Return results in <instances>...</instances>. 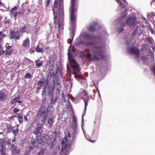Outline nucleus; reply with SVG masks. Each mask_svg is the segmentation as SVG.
Wrapping results in <instances>:
<instances>
[{
  "instance_id": "nucleus-1",
  "label": "nucleus",
  "mask_w": 155,
  "mask_h": 155,
  "mask_svg": "<svg viewBox=\"0 0 155 155\" xmlns=\"http://www.w3.org/2000/svg\"><path fill=\"white\" fill-rule=\"evenodd\" d=\"M84 44L87 47L91 48V50L86 49L79 51L78 52L81 54L80 56V58L85 57L91 61H97L101 59H103L105 58L102 46H96L95 44L92 42H87Z\"/></svg>"
},
{
  "instance_id": "nucleus-2",
  "label": "nucleus",
  "mask_w": 155,
  "mask_h": 155,
  "mask_svg": "<svg viewBox=\"0 0 155 155\" xmlns=\"http://www.w3.org/2000/svg\"><path fill=\"white\" fill-rule=\"evenodd\" d=\"M63 0H54L52 9L54 24H56V19L57 14L60 15H63Z\"/></svg>"
},
{
  "instance_id": "nucleus-3",
  "label": "nucleus",
  "mask_w": 155,
  "mask_h": 155,
  "mask_svg": "<svg viewBox=\"0 0 155 155\" xmlns=\"http://www.w3.org/2000/svg\"><path fill=\"white\" fill-rule=\"evenodd\" d=\"M69 9L70 22L72 25H74L76 21V15L78 9V5L76 0H71Z\"/></svg>"
},
{
  "instance_id": "nucleus-4",
  "label": "nucleus",
  "mask_w": 155,
  "mask_h": 155,
  "mask_svg": "<svg viewBox=\"0 0 155 155\" xmlns=\"http://www.w3.org/2000/svg\"><path fill=\"white\" fill-rule=\"evenodd\" d=\"M70 64L73 69L75 78H80L82 77L79 74H80V69L77 62L74 60L71 59L70 60Z\"/></svg>"
},
{
  "instance_id": "nucleus-5",
  "label": "nucleus",
  "mask_w": 155,
  "mask_h": 155,
  "mask_svg": "<svg viewBox=\"0 0 155 155\" xmlns=\"http://www.w3.org/2000/svg\"><path fill=\"white\" fill-rule=\"evenodd\" d=\"M70 139H68V138L63 139L62 142V145L61 147V154H66L68 151L70 149L69 141Z\"/></svg>"
},
{
  "instance_id": "nucleus-6",
  "label": "nucleus",
  "mask_w": 155,
  "mask_h": 155,
  "mask_svg": "<svg viewBox=\"0 0 155 155\" xmlns=\"http://www.w3.org/2000/svg\"><path fill=\"white\" fill-rule=\"evenodd\" d=\"M43 125L40 123H37L35 127H34L32 133L37 137H41L42 136Z\"/></svg>"
},
{
  "instance_id": "nucleus-7",
  "label": "nucleus",
  "mask_w": 155,
  "mask_h": 155,
  "mask_svg": "<svg viewBox=\"0 0 155 155\" xmlns=\"http://www.w3.org/2000/svg\"><path fill=\"white\" fill-rule=\"evenodd\" d=\"M9 37L10 39H14L15 40H19L20 34L18 30L16 31H15L12 29H11L9 32Z\"/></svg>"
},
{
  "instance_id": "nucleus-8",
  "label": "nucleus",
  "mask_w": 155,
  "mask_h": 155,
  "mask_svg": "<svg viewBox=\"0 0 155 155\" xmlns=\"http://www.w3.org/2000/svg\"><path fill=\"white\" fill-rule=\"evenodd\" d=\"M137 22V18L135 16H129L126 20V25H128L130 26L132 25H135Z\"/></svg>"
},
{
  "instance_id": "nucleus-9",
  "label": "nucleus",
  "mask_w": 155,
  "mask_h": 155,
  "mask_svg": "<svg viewBox=\"0 0 155 155\" xmlns=\"http://www.w3.org/2000/svg\"><path fill=\"white\" fill-rule=\"evenodd\" d=\"M130 52L132 54L135 55L137 58H139L140 54V50L137 47H133L130 48Z\"/></svg>"
},
{
  "instance_id": "nucleus-10",
  "label": "nucleus",
  "mask_w": 155,
  "mask_h": 155,
  "mask_svg": "<svg viewBox=\"0 0 155 155\" xmlns=\"http://www.w3.org/2000/svg\"><path fill=\"white\" fill-rule=\"evenodd\" d=\"M48 137V134H44L42 136H41H41L40 137V138H36L35 140L34 141L35 143L37 145H39L44 141L43 139L46 141Z\"/></svg>"
},
{
  "instance_id": "nucleus-11",
  "label": "nucleus",
  "mask_w": 155,
  "mask_h": 155,
  "mask_svg": "<svg viewBox=\"0 0 155 155\" xmlns=\"http://www.w3.org/2000/svg\"><path fill=\"white\" fill-rule=\"evenodd\" d=\"M50 96L51 91V88H48L46 85L44 86L43 89L41 91V95L42 96H46V92Z\"/></svg>"
},
{
  "instance_id": "nucleus-12",
  "label": "nucleus",
  "mask_w": 155,
  "mask_h": 155,
  "mask_svg": "<svg viewBox=\"0 0 155 155\" xmlns=\"http://www.w3.org/2000/svg\"><path fill=\"white\" fill-rule=\"evenodd\" d=\"M102 112L101 111L100 113H97L96 114V118L94 121L95 125H97L98 127L100 126L101 123Z\"/></svg>"
},
{
  "instance_id": "nucleus-13",
  "label": "nucleus",
  "mask_w": 155,
  "mask_h": 155,
  "mask_svg": "<svg viewBox=\"0 0 155 155\" xmlns=\"http://www.w3.org/2000/svg\"><path fill=\"white\" fill-rule=\"evenodd\" d=\"M84 38L85 39L91 40L94 41L97 39V37L96 36H94L93 34L88 33H86L85 34Z\"/></svg>"
},
{
  "instance_id": "nucleus-14",
  "label": "nucleus",
  "mask_w": 155,
  "mask_h": 155,
  "mask_svg": "<svg viewBox=\"0 0 155 155\" xmlns=\"http://www.w3.org/2000/svg\"><path fill=\"white\" fill-rule=\"evenodd\" d=\"M6 149L5 147L4 146L3 142L0 139V152L2 155H6Z\"/></svg>"
},
{
  "instance_id": "nucleus-15",
  "label": "nucleus",
  "mask_w": 155,
  "mask_h": 155,
  "mask_svg": "<svg viewBox=\"0 0 155 155\" xmlns=\"http://www.w3.org/2000/svg\"><path fill=\"white\" fill-rule=\"evenodd\" d=\"M16 141V139L14 137L12 140V144L11 146V148L10 149V150L11 151L12 153H14L15 150L17 149L16 146H15V142Z\"/></svg>"
},
{
  "instance_id": "nucleus-16",
  "label": "nucleus",
  "mask_w": 155,
  "mask_h": 155,
  "mask_svg": "<svg viewBox=\"0 0 155 155\" xmlns=\"http://www.w3.org/2000/svg\"><path fill=\"white\" fill-rule=\"evenodd\" d=\"M30 46V41L27 37L26 39L23 41L22 45V46L24 48H28Z\"/></svg>"
},
{
  "instance_id": "nucleus-17",
  "label": "nucleus",
  "mask_w": 155,
  "mask_h": 155,
  "mask_svg": "<svg viewBox=\"0 0 155 155\" xmlns=\"http://www.w3.org/2000/svg\"><path fill=\"white\" fill-rule=\"evenodd\" d=\"M53 90H51V104H55V103L56 102L57 99V97L58 96V92H56V96L55 97L54 96V94L52 92Z\"/></svg>"
},
{
  "instance_id": "nucleus-18",
  "label": "nucleus",
  "mask_w": 155,
  "mask_h": 155,
  "mask_svg": "<svg viewBox=\"0 0 155 155\" xmlns=\"http://www.w3.org/2000/svg\"><path fill=\"white\" fill-rule=\"evenodd\" d=\"M13 51V49L12 48V46H8L6 49L5 51V55H8L10 56Z\"/></svg>"
},
{
  "instance_id": "nucleus-19",
  "label": "nucleus",
  "mask_w": 155,
  "mask_h": 155,
  "mask_svg": "<svg viewBox=\"0 0 155 155\" xmlns=\"http://www.w3.org/2000/svg\"><path fill=\"white\" fill-rule=\"evenodd\" d=\"M7 96L5 93L1 91H0V101L1 102L5 101L7 99Z\"/></svg>"
},
{
  "instance_id": "nucleus-20",
  "label": "nucleus",
  "mask_w": 155,
  "mask_h": 155,
  "mask_svg": "<svg viewBox=\"0 0 155 155\" xmlns=\"http://www.w3.org/2000/svg\"><path fill=\"white\" fill-rule=\"evenodd\" d=\"M39 119L41 120V122L43 124H44L47 119V116L46 115H44L43 114H41L40 115Z\"/></svg>"
},
{
  "instance_id": "nucleus-21",
  "label": "nucleus",
  "mask_w": 155,
  "mask_h": 155,
  "mask_svg": "<svg viewBox=\"0 0 155 155\" xmlns=\"http://www.w3.org/2000/svg\"><path fill=\"white\" fill-rule=\"evenodd\" d=\"M53 119L51 117L48 119L47 124H48L47 126H48V128L49 129H50L52 127L53 125Z\"/></svg>"
},
{
  "instance_id": "nucleus-22",
  "label": "nucleus",
  "mask_w": 155,
  "mask_h": 155,
  "mask_svg": "<svg viewBox=\"0 0 155 155\" xmlns=\"http://www.w3.org/2000/svg\"><path fill=\"white\" fill-rule=\"evenodd\" d=\"M17 117L18 118L19 121V123L21 124L23 122V115L21 114H20L18 113L17 114Z\"/></svg>"
},
{
  "instance_id": "nucleus-23",
  "label": "nucleus",
  "mask_w": 155,
  "mask_h": 155,
  "mask_svg": "<svg viewBox=\"0 0 155 155\" xmlns=\"http://www.w3.org/2000/svg\"><path fill=\"white\" fill-rule=\"evenodd\" d=\"M126 25V24L125 23H121V25L120 26L121 28L119 29L118 31L119 33L123 32L124 30V29L123 28Z\"/></svg>"
},
{
  "instance_id": "nucleus-24",
  "label": "nucleus",
  "mask_w": 155,
  "mask_h": 155,
  "mask_svg": "<svg viewBox=\"0 0 155 155\" xmlns=\"http://www.w3.org/2000/svg\"><path fill=\"white\" fill-rule=\"evenodd\" d=\"M7 128L8 130V132H12L13 130V128L15 127L12 126L11 124H8L6 125Z\"/></svg>"
},
{
  "instance_id": "nucleus-25",
  "label": "nucleus",
  "mask_w": 155,
  "mask_h": 155,
  "mask_svg": "<svg viewBox=\"0 0 155 155\" xmlns=\"http://www.w3.org/2000/svg\"><path fill=\"white\" fill-rule=\"evenodd\" d=\"M84 101V103H85V111H86L87 106L88 105V102L89 101V99L88 98V99H86L84 98H81Z\"/></svg>"
},
{
  "instance_id": "nucleus-26",
  "label": "nucleus",
  "mask_w": 155,
  "mask_h": 155,
  "mask_svg": "<svg viewBox=\"0 0 155 155\" xmlns=\"http://www.w3.org/2000/svg\"><path fill=\"white\" fill-rule=\"evenodd\" d=\"M6 36L5 34L3 33L2 31H0V41L2 42L3 41V38H4Z\"/></svg>"
},
{
  "instance_id": "nucleus-27",
  "label": "nucleus",
  "mask_w": 155,
  "mask_h": 155,
  "mask_svg": "<svg viewBox=\"0 0 155 155\" xmlns=\"http://www.w3.org/2000/svg\"><path fill=\"white\" fill-rule=\"evenodd\" d=\"M138 30V26H137L136 28L135 29L132 33V38H133L135 37L137 34Z\"/></svg>"
},
{
  "instance_id": "nucleus-28",
  "label": "nucleus",
  "mask_w": 155,
  "mask_h": 155,
  "mask_svg": "<svg viewBox=\"0 0 155 155\" xmlns=\"http://www.w3.org/2000/svg\"><path fill=\"white\" fill-rule=\"evenodd\" d=\"M88 30L90 31L94 32L96 30L95 27L92 25H91L88 27Z\"/></svg>"
},
{
  "instance_id": "nucleus-29",
  "label": "nucleus",
  "mask_w": 155,
  "mask_h": 155,
  "mask_svg": "<svg viewBox=\"0 0 155 155\" xmlns=\"http://www.w3.org/2000/svg\"><path fill=\"white\" fill-rule=\"evenodd\" d=\"M15 127H16V129H13L12 130L13 133L15 135H16V134L18 133V125L17 124Z\"/></svg>"
},
{
  "instance_id": "nucleus-30",
  "label": "nucleus",
  "mask_w": 155,
  "mask_h": 155,
  "mask_svg": "<svg viewBox=\"0 0 155 155\" xmlns=\"http://www.w3.org/2000/svg\"><path fill=\"white\" fill-rule=\"evenodd\" d=\"M36 51L38 52L42 53L43 52V49L42 48H40L39 46L38 45L35 48Z\"/></svg>"
},
{
  "instance_id": "nucleus-31",
  "label": "nucleus",
  "mask_w": 155,
  "mask_h": 155,
  "mask_svg": "<svg viewBox=\"0 0 155 155\" xmlns=\"http://www.w3.org/2000/svg\"><path fill=\"white\" fill-rule=\"evenodd\" d=\"M56 83L57 84L56 90H57V92H58V94L60 91V90L58 88L61 87V85L59 84V83L58 82V81H56Z\"/></svg>"
},
{
  "instance_id": "nucleus-32",
  "label": "nucleus",
  "mask_w": 155,
  "mask_h": 155,
  "mask_svg": "<svg viewBox=\"0 0 155 155\" xmlns=\"http://www.w3.org/2000/svg\"><path fill=\"white\" fill-rule=\"evenodd\" d=\"M11 12L15 18L18 14L17 12H16L15 10H11Z\"/></svg>"
},
{
  "instance_id": "nucleus-33",
  "label": "nucleus",
  "mask_w": 155,
  "mask_h": 155,
  "mask_svg": "<svg viewBox=\"0 0 155 155\" xmlns=\"http://www.w3.org/2000/svg\"><path fill=\"white\" fill-rule=\"evenodd\" d=\"M44 83V81H43L42 79H40V80L38 81L37 83V85H38L43 86V84Z\"/></svg>"
},
{
  "instance_id": "nucleus-34",
  "label": "nucleus",
  "mask_w": 155,
  "mask_h": 155,
  "mask_svg": "<svg viewBox=\"0 0 155 155\" xmlns=\"http://www.w3.org/2000/svg\"><path fill=\"white\" fill-rule=\"evenodd\" d=\"M20 152V149H18L15 150V152L12 153L13 154V155H19Z\"/></svg>"
},
{
  "instance_id": "nucleus-35",
  "label": "nucleus",
  "mask_w": 155,
  "mask_h": 155,
  "mask_svg": "<svg viewBox=\"0 0 155 155\" xmlns=\"http://www.w3.org/2000/svg\"><path fill=\"white\" fill-rule=\"evenodd\" d=\"M146 39L147 41V42L148 43H149L151 44H153L152 41V38L151 37H149L148 38H146Z\"/></svg>"
},
{
  "instance_id": "nucleus-36",
  "label": "nucleus",
  "mask_w": 155,
  "mask_h": 155,
  "mask_svg": "<svg viewBox=\"0 0 155 155\" xmlns=\"http://www.w3.org/2000/svg\"><path fill=\"white\" fill-rule=\"evenodd\" d=\"M53 66H51V69L50 70V71L49 72V73L51 74V76H52V75L54 74V73L53 71Z\"/></svg>"
},
{
  "instance_id": "nucleus-37",
  "label": "nucleus",
  "mask_w": 155,
  "mask_h": 155,
  "mask_svg": "<svg viewBox=\"0 0 155 155\" xmlns=\"http://www.w3.org/2000/svg\"><path fill=\"white\" fill-rule=\"evenodd\" d=\"M5 51L3 50V47L2 46L0 45V56L2 55H3L4 53H5Z\"/></svg>"
},
{
  "instance_id": "nucleus-38",
  "label": "nucleus",
  "mask_w": 155,
  "mask_h": 155,
  "mask_svg": "<svg viewBox=\"0 0 155 155\" xmlns=\"http://www.w3.org/2000/svg\"><path fill=\"white\" fill-rule=\"evenodd\" d=\"M26 30V28L25 26H24L21 28L20 29V31L21 32H25Z\"/></svg>"
},
{
  "instance_id": "nucleus-39",
  "label": "nucleus",
  "mask_w": 155,
  "mask_h": 155,
  "mask_svg": "<svg viewBox=\"0 0 155 155\" xmlns=\"http://www.w3.org/2000/svg\"><path fill=\"white\" fill-rule=\"evenodd\" d=\"M50 3V0H45L44 3L45 7H47Z\"/></svg>"
},
{
  "instance_id": "nucleus-40",
  "label": "nucleus",
  "mask_w": 155,
  "mask_h": 155,
  "mask_svg": "<svg viewBox=\"0 0 155 155\" xmlns=\"http://www.w3.org/2000/svg\"><path fill=\"white\" fill-rule=\"evenodd\" d=\"M64 138H68V139H70L71 137H70V133L69 131H68L67 134H66L64 136Z\"/></svg>"
},
{
  "instance_id": "nucleus-41",
  "label": "nucleus",
  "mask_w": 155,
  "mask_h": 155,
  "mask_svg": "<svg viewBox=\"0 0 155 155\" xmlns=\"http://www.w3.org/2000/svg\"><path fill=\"white\" fill-rule=\"evenodd\" d=\"M127 12H125L124 13H122L121 15V18H125L127 16Z\"/></svg>"
},
{
  "instance_id": "nucleus-42",
  "label": "nucleus",
  "mask_w": 155,
  "mask_h": 155,
  "mask_svg": "<svg viewBox=\"0 0 155 155\" xmlns=\"http://www.w3.org/2000/svg\"><path fill=\"white\" fill-rule=\"evenodd\" d=\"M76 120V118L75 117V116L73 115V116L72 118V120L73 122L75 124H77Z\"/></svg>"
},
{
  "instance_id": "nucleus-43",
  "label": "nucleus",
  "mask_w": 155,
  "mask_h": 155,
  "mask_svg": "<svg viewBox=\"0 0 155 155\" xmlns=\"http://www.w3.org/2000/svg\"><path fill=\"white\" fill-rule=\"evenodd\" d=\"M58 31H59V32L60 31H62L63 30V27L60 24L58 23Z\"/></svg>"
},
{
  "instance_id": "nucleus-44",
  "label": "nucleus",
  "mask_w": 155,
  "mask_h": 155,
  "mask_svg": "<svg viewBox=\"0 0 155 155\" xmlns=\"http://www.w3.org/2000/svg\"><path fill=\"white\" fill-rule=\"evenodd\" d=\"M12 140L11 138H10L8 139L6 141V144L9 145H11V141H12Z\"/></svg>"
},
{
  "instance_id": "nucleus-45",
  "label": "nucleus",
  "mask_w": 155,
  "mask_h": 155,
  "mask_svg": "<svg viewBox=\"0 0 155 155\" xmlns=\"http://www.w3.org/2000/svg\"><path fill=\"white\" fill-rule=\"evenodd\" d=\"M25 11L24 9L19 10L18 13L19 15H22L25 13Z\"/></svg>"
},
{
  "instance_id": "nucleus-46",
  "label": "nucleus",
  "mask_w": 155,
  "mask_h": 155,
  "mask_svg": "<svg viewBox=\"0 0 155 155\" xmlns=\"http://www.w3.org/2000/svg\"><path fill=\"white\" fill-rule=\"evenodd\" d=\"M142 59L144 61H147L148 58V56L146 55L145 56H142L141 57Z\"/></svg>"
},
{
  "instance_id": "nucleus-47",
  "label": "nucleus",
  "mask_w": 155,
  "mask_h": 155,
  "mask_svg": "<svg viewBox=\"0 0 155 155\" xmlns=\"http://www.w3.org/2000/svg\"><path fill=\"white\" fill-rule=\"evenodd\" d=\"M42 97H43L42 100V104H43V103L44 104H45V101L46 100V96H42Z\"/></svg>"
},
{
  "instance_id": "nucleus-48",
  "label": "nucleus",
  "mask_w": 155,
  "mask_h": 155,
  "mask_svg": "<svg viewBox=\"0 0 155 155\" xmlns=\"http://www.w3.org/2000/svg\"><path fill=\"white\" fill-rule=\"evenodd\" d=\"M31 77V75L29 73H27L25 76V78H29Z\"/></svg>"
},
{
  "instance_id": "nucleus-49",
  "label": "nucleus",
  "mask_w": 155,
  "mask_h": 155,
  "mask_svg": "<svg viewBox=\"0 0 155 155\" xmlns=\"http://www.w3.org/2000/svg\"><path fill=\"white\" fill-rule=\"evenodd\" d=\"M44 152H45V150H44V149H42L40 150V151L38 153V154L39 155H41L43 154Z\"/></svg>"
},
{
  "instance_id": "nucleus-50",
  "label": "nucleus",
  "mask_w": 155,
  "mask_h": 155,
  "mask_svg": "<svg viewBox=\"0 0 155 155\" xmlns=\"http://www.w3.org/2000/svg\"><path fill=\"white\" fill-rule=\"evenodd\" d=\"M20 110V109H18L17 108H15L14 109V110H13V114H15L17 113Z\"/></svg>"
},
{
  "instance_id": "nucleus-51",
  "label": "nucleus",
  "mask_w": 155,
  "mask_h": 155,
  "mask_svg": "<svg viewBox=\"0 0 155 155\" xmlns=\"http://www.w3.org/2000/svg\"><path fill=\"white\" fill-rule=\"evenodd\" d=\"M34 51V48H31L29 51V53L31 54L33 53Z\"/></svg>"
},
{
  "instance_id": "nucleus-52",
  "label": "nucleus",
  "mask_w": 155,
  "mask_h": 155,
  "mask_svg": "<svg viewBox=\"0 0 155 155\" xmlns=\"http://www.w3.org/2000/svg\"><path fill=\"white\" fill-rule=\"evenodd\" d=\"M42 63H38L37 64H36V66L38 67H40L42 66Z\"/></svg>"
},
{
  "instance_id": "nucleus-53",
  "label": "nucleus",
  "mask_w": 155,
  "mask_h": 155,
  "mask_svg": "<svg viewBox=\"0 0 155 155\" xmlns=\"http://www.w3.org/2000/svg\"><path fill=\"white\" fill-rule=\"evenodd\" d=\"M119 5L120 7L121 8H123L124 7V5L123 4L122 2H120Z\"/></svg>"
},
{
  "instance_id": "nucleus-54",
  "label": "nucleus",
  "mask_w": 155,
  "mask_h": 155,
  "mask_svg": "<svg viewBox=\"0 0 155 155\" xmlns=\"http://www.w3.org/2000/svg\"><path fill=\"white\" fill-rule=\"evenodd\" d=\"M152 72L155 76V66H153L152 67Z\"/></svg>"
},
{
  "instance_id": "nucleus-55",
  "label": "nucleus",
  "mask_w": 155,
  "mask_h": 155,
  "mask_svg": "<svg viewBox=\"0 0 155 155\" xmlns=\"http://www.w3.org/2000/svg\"><path fill=\"white\" fill-rule=\"evenodd\" d=\"M18 7V6H15L13 8H12L11 10L16 11L17 10Z\"/></svg>"
},
{
  "instance_id": "nucleus-56",
  "label": "nucleus",
  "mask_w": 155,
  "mask_h": 155,
  "mask_svg": "<svg viewBox=\"0 0 155 155\" xmlns=\"http://www.w3.org/2000/svg\"><path fill=\"white\" fill-rule=\"evenodd\" d=\"M53 77L54 78L56 79V81H58L59 78L58 75H54Z\"/></svg>"
},
{
  "instance_id": "nucleus-57",
  "label": "nucleus",
  "mask_w": 155,
  "mask_h": 155,
  "mask_svg": "<svg viewBox=\"0 0 155 155\" xmlns=\"http://www.w3.org/2000/svg\"><path fill=\"white\" fill-rule=\"evenodd\" d=\"M24 119L25 122H27L28 121L27 116H24Z\"/></svg>"
},
{
  "instance_id": "nucleus-58",
  "label": "nucleus",
  "mask_w": 155,
  "mask_h": 155,
  "mask_svg": "<svg viewBox=\"0 0 155 155\" xmlns=\"http://www.w3.org/2000/svg\"><path fill=\"white\" fill-rule=\"evenodd\" d=\"M34 147V144L33 143L32 144V146H30V147H29V148L30 149V150H32L33 149Z\"/></svg>"
},
{
  "instance_id": "nucleus-59",
  "label": "nucleus",
  "mask_w": 155,
  "mask_h": 155,
  "mask_svg": "<svg viewBox=\"0 0 155 155\" xmlns=\"http://www.w3.org/2000/svg\"><path fill=\"white\" fill-rule=\"evenodd\" d=\"M17 103H22V101L19 100H17L15 101V104H16Z\"/></svg>"
},
{
  "instance_id": "nucleus-60",
  "label": "nucleus",
  "mask_w": 155,
  "mask_h": 155,
  "mask_svg": "<svg viewBox=\"0 0 155 155\" xmlns=\"http://www.w3.org/2000/svg\"><path fill=\"white\" fill-rule=\"evenodd\" d=\"M15 101H14V99H12L11 101V104H13L14 103H15Z\"/></svg>"
},
{
  "instance_id": "nucleus-61",
  "label": "nucleus",
  "mask_w": 155,
  "mask_h": 155,
  "mask_svg": "<svg viewBox=\"0 0 155 155\" xmlns=\"http://www.w3.org/2000/svg\"><path fill=\"white\" fill-rule=\"evenodd\" d=\"M4 23L5 24H6L7 23L8 25H9V23H10V22H9V21H5L4 22Z\"/></svg>"
},
{
  "instance_id": "nucleus-62",
  "label": "nucleus",
  "mask_w": 155,
  "mask_h": 155,
  "mask_svg": "<svg viewBox=\"0 0 155 155\" xmlns=\"http://www.w3.org/2000/svg\"><path fill=\"white\" fill-rule=\"evenodd\" d=\"M52 81H53V84L54 85V87H55V80H52Z\"/></svg>"
},
{
  "instance_id": "nucleus-63",
  "label": "nucleus",
  "mask_w": 155,
  "mask_h": 155,
  "mask_svg": "<svg viewBox=\"0 0 155 155\" xmlns=\"http://www.w3.org/2000/svg\"><path fill=\"white\" fill-rule=\"evenodd\" d=\"M19 99H20V97H15L14 98V101H17V100Z\"/></svg>"
},
{
  "instance_id": "nucleus-64",
  "label": "nucleus",
  "mask_w": 155,
  "mask_h": 155,
  "mask_svg": "<svg viewBox=\"0 0 155 155\" xmlns=\"http://www.w3.org/2000/svg\"><path fill=\"white\" fill-rule=\"evenodd\" d=\"M42 87V86L39 85V86L37 87V89L38 90H40L41 88Z\"/></svg>"
}]
</instances>
